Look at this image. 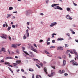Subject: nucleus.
Returning a JSON list of instances; mask_svg holds the SVG:
<instances>
[{
  "mask_svg": "<svg viewBox=\"0 0 78 78\" xmlns=\"http://www.w3.org/2000/svg\"><path fill=\"white\" fill-rule=\"evenodd\" d=\"M58 41H62V40H64V39L62 38H59L58 39Z\"/></svg>",
  "mask_w": 78,
  "mask_h": 78,
  "instance_id": "obj_15",
  "label": "nucleus"
},
{
  "mask_svg": "<svg viewBox=\"0 0 78 78\" xmlns=\"http://www.w3.org/2000/svg\"><path fill=\"white\" fill-rule=\"evenodd\" d=\"M22 78H26V77L24 76H22Z\"/></svg>",
  "mask_w": 78,
  "mask_h": 78,
  "instance_id": "obj_64",
  "label": "nucleus"
},
{
  "mask_svg": "<svg viewBox=\"0 0 78 78\" xmlns=\"http://www.w3.org/2000/svg\"><path fill=\"white\" fill-rule=\"evenodd\" d=\"M13 13H16V14H17V12H13Z\"/></svg>",
  "mask_w": 78,
  "mask_h": 78,
  "instance_id": "obj_61",
  "label": "nucleus"
},
{
  "mask_svg": "<svg viewBox=\"0 0 78 78\" xmlns=\"http://www.w3.org/2000/svg\"><path fill=\"white\" fill-rule=\"evenodd\" d=\"M4 64H5V65H10V64H11V63L8 62H5L4 63Z\"/></svg>",
  "mask_w": 78,
  "mask_h": 78,
  "instance_id": "obj_12",
  "label": "nucleus"
},
{
  "mask_svg": "<svg viewBox=\"0 0 78 78\" xmlns=\"http://www.w3.org/2000/svg\"><path fill=\"white\" fill-rule=\"evenodd\" d=\"M47 68L46 67H44V71L47 74Z\"/></svg>",
  "mask_w": 78,
  "mask_h": 78,
  "instance_id": "obj_16",
  "label": "nucleus"
},
{
  "mask_svg": "<svg viewBox=\"0 0 78 78\" xmlns=\"http://www.w3.org/2000/svg\"><path fill=\"white\" fill-rule=\"evenodd\" d=\"M29 71L30 72H33L34 70L33 69L30 68L29 69Z\"/></svg>",
  "mask_w": 78,
  "mask_h": 78,
  "instance_id": "obj_17",
  "label": "nucleus"
},
{
  "mask_svg": "<svg viewBox=\"0 0 78 78\" xmlns=\"http://www.w3.org/2000/svg\"><path fill=\"white\" fill-rule=\"evenodd\" d=\"M29 53L30 54V55H32L33 54V52H31L30 51H29Z\"/></svg>",
  "mask_w": 78,
  "mask_h": 78,
  "instance_id": "obj_41",
  "label": "nucleus"
},
{
  "mask_svg": "<svg viewBox=\"0 0 78 78\" xmlns=\"http://www.w3.org/2000/svg\"><path fill=\"white\" fill-rule=\"evenodd\" d=\"M1 62H4V60H2L1 61Z\"/></svg>",
  "mask_w": 78,
  "mask_h": 78,
  "instance_id": "obj_45",
  "label": "nucleus"
},
{
  "mask_svg": "<svg viewBox=\"0 0 78 78\" xmlns=\"http://www.w3.org/2000/svg\"><path fill=\"white\" fill-rule=\"evenodd\" d=\"M36 78H39V75H37V76H36Z\"/></svg>",
  "mask_w": 78,
  "mask_h": 78,
  "instance_id": "obj_59",
  "label": "nucleus"
},
{
  "mask_svg": "<svg viewBox=\"0 0 78 78\" xmlns=\"http://www.w3.org/2000/svg\"><path fill=\"white\" fill-rule=\"evenodd\" d=\"M55 35H56V34L54 33L52 34V36H55Z\"/></svg>",
  "mask_w": 78,
  "mask_h": 78,
  "instance_id": "obj_56",
  "label": "nucleus"
},
{
  "mask_svg": "<svg viewBox=\"0 0 78 78\" xmlns=\"http://www.w3.org/2000/svg\"><path fill=\"white\" fill-rule=\"evenodd\" d=\"M57 24V23L56 22L52 23L51 24V25H50V27H54L55 25H56Z\"/></svg>",
  "mask_w": 78,
  "mask_h": 78,
  "instance_id": "obj_1",
  "label": "nucleus"
},
{
  "mask_svg": "<svg viewBox=\"0 0 78 78\" xmlns=\"http://www.w3.org/2000/svg\"><path fill=\"white\" fill-rule=\"evenodd\" d=\"M13 9V8L12 7H9V10H12Z\"/></svg>",
  "mask_w": 78,
  "mask_h": 78,
  "instance_id": "obj_21",
  "label": "nucleus"
},
{
  "mask_svg": "<svg viewBox=\"0 0 78 78\" xmlns=\"http://www.w3.org/2000/svg\"><path fill=\"white\" fill-rule=\"evenodd\" d=\"M54 9H59L60 10H62L63 9L62 8H61V7L58 6H57L56 7H54Z\"/></svg>",
  "mask_w": 78,
  "mask_h": 78,
  "instance_id": "obj_2",
  "label": "nucleus"
},
{
  "mask_svg": "<svg viewBox=\"0 0 78 78\" xmlns=\"http://www.w3.org/2000/svg\"><path fill=\"white\" fill-rule=\"evenodd\" d=\"M25 34H25L23 36V39H26L27 38V37H26V35H25Z\"/></svg>",
  "mask_w": 78,
  "mask_h": 78,
  "instance_id": "obj_22",
  "label": "nucleus"
},
{
  "mask_svg": "<svg viewBox=\"0 0 78 78\" xmlns=\"http://www.w3.org/2000/svg\"><path fill=\"white\" fill-rule=\"evenodd\" d=\"M65 47H69V44H65Z\"/></svg>",
  "mask_w": 78,
  "mask_h": 78,
  "instance_id": "obj_26",
  "label": "nucleus"
},
{
  "mask_svg": "<svg viewBox=\"0 0 78 78\" xmlns=\"http://www.w3.org/2000/svg\"><path fill=\"white\" fill-rule=\"evenodd\" d=\"M55 73L54 72H51V75H48V76L49 77H52V76H53V75H55Z\"/></svg>",
  "mask_w": 78,
  "mask_h": 78,
  "instance_id": "obj_3",
  "label": "nucleus"
},
{
  "mask_svg": "<svg viewBox=\"0 0 78 78\" xmlns=\"http://www.w3.org/2000/svg\"><path fill=\"white\" fill-rule=\"evenodd\" d=\"M9 39L10 40V41H11V38L10 36L9 37Z\"/></svg>",
  "mask_w": 78,
  "mask_h": 78,
  "instance_id": "obj_47",
  "label": "nucleus"
},
{
  "mask_svg": "<svg viewBox=\"0 0 78 78\" xmlns=\"http://www.w3.org/2000/svg\"><path fill=\"white\" fill-rule=\"evenodd\" d=\"M1 37H2V38L3 39H6V37H5L2 36H1Z\"/></svg>",
  "mask_w": 78,
  "mask_h": 78,
  "instance_id": "obj_20",
  "label": "nucleus"
},
{
  "mask_svg": "<svg viewBox=\"0 0 78 78\" xmlns=\"http://www.w3.org/2000/svg\"><path fill=\"white\" fill-rule=\"evenodd\" d=\"M69 51V52H70V53H71L72 54H73V52L72 51Z\"/></svg>",
  "mask_w": 78,
  "mask_h": 78,
  "instance_id": "obj_24",
  "label": "nucleus"
},
{
  "mask_svg": "<svg viewBox=\"0 0 78 78\" xmlns=\"http://www.w3.org/2000/svg\"><path fill=\"white\" fill-rule=\"evenodd\" d=\"M72 64H73V66H76L78 65V63H77L76 62H73L72 63Z\"/></svg>",
  "mask_w": 78,
  "mask_h": 78,
  "instance_id": "obj_6",
  "label": "nucleus"
},
{
  "mask_svg": "<svg viewBox=\"0 0 78 78\" xmlns=\"http://www.w3.org/2000/svg\"><path fill=\"white\" fill-rule=\"evenodd\" d=\"M27 25H30V22H27Z\"/></svg>",
  "mask_w": 78,
  "mask_h": 78,
  "instance_id": "obj_57",
  "label": "nucleus"
},
{
  "mask_svg": "<svg viewBox=\"0 0 78 78\" xmlns=\"http://www.w3.org/2000/svg\"><path fill=\"white\" fill-rule=\"evenodd\" d=\"M28 29H27L26 30V33H28L29 32H28Z\"/></svg>",
  "mask_w": 78,
  "mask_h": 78,
  "instance_id": "obj_39",
  "label": "nucleus"
},
{
  "mask_svg": "<svg viewBox=\"0 0 78 78\" xmlns=\"http://www.w3.org/2000/svg\"><path fill=\"white\" fill-rule=\"evenodd\" d=\"M64 48L62 47H58L57 50H63Z\"/></svg>",
  "mask_w": 78,
  "mask_h": 78,
  "instance_id": "obj_5",
  "label": "nucleus"
},
{
  "mask_svg": "<svg viewBox=\"0 0 78 78\" xmlns=\"http://www.w3.org/2000/svg\"><path fill=\"white\" fill-rule=\"evenodd\" d=\"M21 71H22V72H24L25 71L24 70H23V69H22Z\"/></svg>",
  "mask_w": 78,
  "mask_h": 78,
  "instance_id": "obj_53",
  "label": "nucleus"
},
{
  "mask_svg": "<svg viewBox=\"0 0 78 78\" xmlns=\"http://www.w3.org/2000/svg\"><path fill=\"white\" fill-rule=\"evenodd\" d=\"M23 51L24 53H25V54H26L27 55H30V54H28V52L25 51L23 50Z\"/></svg>",
  "mask_w": 78,
  "mask_h": 78,
  "instance_id": "obj_14",
  "label": "nucleus"
},
{
  "mask_svg": "<svg viewBox=\"0 0 78 78\" xmlns=\"http://www.w3.org/2000/svg\"><path fill=\"white\" fill-rule=\"evenodd\" d=\"M73 5H74V6H76L77 5V4L74 3V2H73Z\"/></svg>",
  "mask_w": 78,
  "mask_h": 78,
  "instance_id": "obj_38",
  "label": "nucleus"
},
{
  "mask_svg": "<svg viewBox=\"0 0 78 78\" xmlns=\"http://www.w3.org/2000/svg\"><path fill=\"white\" fill-rule=\"evenodd\" d=\"M62 58H64V59L66 58V55H63L62 56Z\"/></svg>",
  "mask_w": 78,
  "mask_h": 78,
  "instance_id": "obj_31",
  "label": "nucleus"
},
{
  "mask_svg": "<svg viewBox=\"0 0 78 78\" xmlns=\"http://www.w3.org/2000/svg\"><path fill=\"white\" fill-rule=\"evenodd\" d=\"M52 43H55V40H52Z\"/></svg>",
  "mask_w": 78,
  "mask_h": 78,
  "instance_id": "obj_36",
  "label": "nucleus"
},
{
  "mask_svg": "<svg viewBox=\"0 0 78 78\" xmlns=\"http://www.w3.org/2000/svg\"><path fill=\"white\" fill-rule=\"evenodd\" d=\"M22 50H25V48H23V47H22Z\"/></svg>",
  "mask_w": 78,
  "mask_h": 78,
  "instance_id": "obj_63",
  "label": "nucleus"
},
{
  "mask_svg": "<svg viewBox=\"0 0 78 78\" xmlns=\"http://www.w3.org/2000/svg\"><path fill=\"white\" fill-rule=\"evenodd\" d=\"M67 11H70V9L69 8H67Z\"/></svg>",
  "mask_w": 78,
  "mask_h": 78,
  "instance_id": "obj_23",
  "label": "nucleus"
},
{
  "mask_svg": "<svg viewBox=\"0 0 78 78\" xmlns=\"http://www.w3.org/2000/svg\"><path fill=\"white\" fill-rule=\"evenodd\" d=\"M11 28V27H8V31L9 30H10Z\"/></svg>",
  "mask_w": 78,
  "mask_h": 78,
  "instance_id": "obj_28",
  "label": "nucleus"
},
{
  "mask_svg": "<svg viewBox=\"0 0 78 78\" xmlns=\"http://www.w3.org/2000/svg\"><path fill=\"white\" fill-rule=\"evenodd\" d=\"M52 68H53L54 69H55V66H51Z\"/></svg>",
  "mask_w": 78,
  "mask_h": 78,
  "instance_id": "obj_42",
  "label": "nucleus"
},
{
  "mask_svg": "<svg viewBox=\"0 0 78 78\" xmlns=\"http://www.w3.org/2000/svg\"><path fill=\"white\" fill-rule=\"evenodd\" d=\"M31 14V11L30 10H28L27 11V16H28V15H30Z\"/></svg>",
  "mask_w": 78,
  "mask_h": 78,
  "instance_id": "obj_7",
  "label": "nucleus"
},
{
  "mask_svg": "<svg viewBox=\"0 0 78 78\" xmlns=\"http://www.w3.org/2000/svg\"><path fill=\"white\" fill-rule=\"evenodd\" d=\"M73 51L74 53H76V51L75 49H73Z\"/></svg>",
  "mask_w": 78,
  "mask_h": 78,
  "instance_id": "obj_48",
  "label": "nucleus"
},
{
  "mask_svg": "<svg viewBox=\"0 0 78 78\" xmlns=\"http://www.w3.org/2000/svg\"><path fill=\"white\" fill-rule=\"evenodd\" d=\"M55 48V46H51L50 47V48Z\"/></svg>",
  "mask_w": 78,
  "mask_h": 78,
  "instance_id": "obj_46",
  "label": "nucleus"
},
{
  "mask_svg": "<svg viewBox=\"0 0 78 78\" xmlns=\"http://www.w3.org/2000/svg\"><path fill=\"white\" fill-rule=\"evenodd\" d=\"M76 57L77 59H78V55L76 54Z\"/></svg>",
  "mask_w": 78,
  "mask_h": 78,
  "instance_id": "obj_29",
  "label": "nucleus"
},
{
  "mask_svg": "<svg viewBox=\"0 0 78 78\" xmlns=\"http://www.w3.org/2000/svg\"><path fill=\"white\" fill-rule=\"evenodd\" d=\"M64 75H65V76H67V75H68V74L67 73H65Z\"/></svg>",
  "mask_w": 78,
  "mask_h": 78,
  "instance_id": "obj_44",
  "label": "nucleus"
},
{
  "mask_svg": "<svg viewBox=\"0 0 78 78\" xmlns=\"http://www.w3.org/2000/svg\"><path fill=\"white\" fill-rule=\"evenodd\" d=\"M33 60H34V61H38V60L36 59H33Z\"/></svg>",
  "mask_w": 78,
  "mask_h": 78,
  "instance_id": "obj_34",
  "label": "nucleus"
},
{
  "mask_svg": "<svg viewBox=\"0 0 78 78\" xmlns=\"http://www.w3.org/2000/svg\"><path fill=\"white\" fill-rule=\"evenodd\" d=\"M3 27H6V24H3Z\"/></svg>",
  "mask_w": 78,
  "mask_h": 78,
  "instance_id": "obj_60",
  "label": "nucleus"
},
{
  "mask_svg": "<svg viewBox=\"0 0 78 78\" xmlns=\"http://www.w3.org/2000/svg\"><path fill=\"white\" fill-rule=\"evenodd\" d=\"M66 18L67 19H69V20H72L73 19L72 17L69 16V15H67L66 16Z\"/></svg>",
  "mask_w": 78,
  "mask_h": 78,
  "instance_id": "obj_4",
  "label": "nucleus"
},
{
  "mask_svg": "<svg viewBox=\"0 0 78 78\" xmlns=\"http://www.w3.org/2000/svg\"><path fill=\"white\" fill-rule=\"evenodd\" d=\"M75 41L76 42H77L78 43V40H76Z\"/></svg>",
  "mask_w": 78,
  "mask_h": 78,
  "instance_id": "obj_62",
  "label": "nucleus"
},
{
  "mask_svg": "<svg viewBox=\"0 0 78 78\" xmlns=\"http://www.w3.org/2000/svg\"><path fill=\"white\" fill-rule=\"evenodd\" d=\"M16 52L17 53H18V54H19L20 53L19 51H16Z\"/></svg>",
  "mask_w": 78,
  "mask_h": 78,
  "instance_id": "obj_55",
  "label": "nucleus"
},
{
  "mask_svg": "<svg viewBox=\"0 0 78 78\" xmlns=\"http://www.w3.org/2000/svg\"><path fill=\"white\" fill-rule=\"evenodd\" d=\"M12 28H15L16 27V26L14 25H12Z\"/></svg>",
  "mask_w": 78,
  "mask_h": 78,
  "instance_id": "obj_43",
  "label": "nucleus"
},
{
  "mask_svg": "<svg viewBox=\"0 0 78 78\" xmlns=\"http://www.w3.org/2000/svg\"><path fill=\"white\" fill-rule=\"evenodd\" d=\"M8 52H9V54H10V51H9V49H8Z\"/></svg>",
  "mask_w": 78,
  "mask_h": 78,
  "instance_id": "obj_58",
  "label": "nucleus"
},
{
  "mask_svg": "<svg viewBox=\"0 0 78 78\" xmlns=\"http://www.w3.org/2000/svg\"><path fill=\"white\" fill-rule=\"evenodd\" d=\"M15 58L16 59H18V57L17 56H15Z\"/></svg>",
  "mask_w": 78,
  "mask_h": 78,
  "instance_id": "obj_50",
  "label": "nucleus"
},
{
  "mask_svg": "<svg viewBox=\"0 0 78 78\" xmlns=\"http://www.w3.org/2000/svg\"><path fill=\"white\" fill-rule=\"evenodd\" d=\"M34 47H36V48H37V46L36 45V44H34Z\"/></svg>",
  "mask_w": 78,
  "mask_h": 78,
  "instance_id": "obj_35",
  "label": "nucleus"
},
{
  "mask_svg": "<svg viewBox=\"0 0 78 78\" xmlns=\"http://www.w3.org/2000/svg\"><path fill=\"white\" fill-rule=\"evenodd\" d=\"M40 42H43V40H40Z\"/></svg>",
  "mask_w": 78,
  "mask_h": 78,
  "instance_id": "obj_51",
  "label": "nucleus"
},
{
  "mask_svg": "<svg viewBox=\"0 0 78 78\" xmlns=\"http://www.w3.org/2000/svg\"><path fill=\"white\" fill-rule=\"evenodd\" d=\"M45 53H46V54H48V55H49V54H50V53H49V52H48V51H45Z\"/></svg>",
  "mask_w": 78,
  "mask_h": 78,
  "instance_id": "obj_25",
  "label": "nucleus"
},
{
  "mask_svg": "<svg viewBox=\"0 0 78 78\" xmlns=\"http://www.w3.org/2000/svg\"><path fill=\"white\" fill-rule=\"evenodd\" d=\"M2 36H4V37H7V35H6L5 34H2Z\"/></svg>",
  "mask_w": 78,
  "mask_h": 78,
  "instance_id": "obj_18",
  "label": "nucleus"
},
{
  "mask_svg": "<svg viewBox=\"0 0 78 78\" xmlns=\"http://www.w3.org/2000/svg\"><path fill=\"white\" fill-rule=\"evenodd\" d=\"M5 23L6 24V27H8V24L6 23V22H5Z\"/></svg>",
  "mask_w": 78,
  "mask_h": 78,
  "instance_id": "obj_54",
  "label": "nucleus"
},
{
  "mask_svg": "<svg viewBox=\"0 0 78 78\" xmlns=\"http://www.w3.org/2000/svg\"><path fill=\"white\" fill-rule=\"evenodd\" d=\"M17 44H12V47H13V48H15L16 47H17Z\"/></svg>",
  "mask_w": 78,
  "mask_h": 78,
  "instance_id": "obj_8",
  "label": "nucleus"
},
{
  "mask_svg": "<svg viewBox=\"0 0 78 78\" xmlns=\"http://www.w3.org/2000/svg\"><path fill=\"white\" fill-rule=\"evenodd\" d=\"M66 60H63V65L64 66L65 65H66Z\"/></svg>",
  "mask_w": 78,
  "mask_h": 78,
  "instance_id": "obj_19",
  "label": "nucleus"
},
{
  "mask_svg": "<svg viewBox=\"0 0 78 78\" xmlns=\"http://www.w3.org/2000/svg\"><path fill=\"white\" fill-rule=\"evenodd\" d=\"M66 34L67 36H68L69 37H70V34H69V33Z\"/></svg>",
  "mask_w": 78,
  "mask_h": 78,
  "instance_id": "obj_30",
  "label": "nucleus"
},
{
  "mask_svg": "<svg viewBox=\"0 0 78 78\" xmlns=\"http://www.w3.org/2000/svg\"><path fill=\"white\" fill-rule=\"evenodd\" d=\"M36 66H37V67H38L39 68V69H40L41 68V67L40 66H39L37 64H36Z\"/></svg>",
  "mask_w": 78,
  "mask_h": 78,
  "instance_id": "obj_32",
  "label": "nucleus"
},
{
  "mask_svg": "<svg viewBox=\"0 0 78 78\" xmlns=\"http://www.w3.org/2000/svg\"><path fill=\"white\" fill-rule=\"evenodd\" d=\"M59 4H53L51 5L52 7H54L55 6H57V5H59Z\"/></svg>",
  "mask_w": 78,
  "mask_h": 78,
  "instance_id": "obj_10",
  "label": "nucleus"
},
{
  "mask_svg": "<svg viewBox=\"0 0 78 78\" xmlns=\"http://www.w3.org/2000/svg\"><path fill=\"white\" fill-rule=\"evenodd\" d=\"M27 37H29V36H30V34H29V33H27Z\"/></svg>",
  "mask_w": 78,
  "mask_h": 78,
  "instance_id": "obj_27",
  "label": "nucleus"
},
{
  "mask_svg": "<svg viewBox=\"0 0 78 78\" xmlns=\"http://www.w3.org/2000/svg\"><path fill=\"white\" fill-rule=\"evenodd\" d=\"M7 16H8V17H11V14H7Z\"/></svg>",
  "mask_w": 78,
  "mask_h": 78,
  "instance_id": "obj_40",
  "label": "nucleus"
},
{
  "mask_svg": "<svg viewBox=\"0 0 78 78\" xmlns=\"http://www.w3.org/2000/svg\"><path fill=\"white\" fill-rule=\"evenodd\" d=\"M13 59V58H12V57H7L6 58H5V59Z\"/></svg>",
  "mask_w": 78,
  "mask_h": 78,
  "instance_id": "obj_9",
  "label": "nucleus"
},
{
  "mask_svg": "<svg viewBox=\"0 0 78 78\" xmlns=\"http://www.w3.org/2000/svg\"><path fill=\"white\" fill-rule=\"evenodd\" d=\"M59 73H64V72H65V71H64V70H62V71H61V70H60L59 71Z\"/></svg>",
  "mask_w": 78,
  "mask_h": 78,
  "instance_id": "obj_11",
  "label": "nucleus"
},
{
  "mask_svg": "<svg viewBox=\"0 0 78 78\" xmlns=\"http://www.w3.org/2000/svg\"><path fill=\"white\" fill-rule=\"evenodd\" d=\"M50 38H48V39L47 40V42H48V41H50Z\"/></svg>",
  "mask_w": 78,
  "mask_h": 78,
  "instance_id": "obj_37",
  "label": "nucleus"
},
{
  "mask_svg": "<svg viewBox=\"0 0 78 78\" xmlns=\"http://www.w3.org/2000/svg\"><path fill=\"white\" fill-rule=\"evenodd\" d=\"M16 63H18V64H19L21 62V60H17L16 61Z\"/></svg>",
  "mask_w": 78,
  "mask_h": 78,
  "instance_id": "obj_13",
  "label": "nucleus"
},
{
  "mask_svg": "<svg viewBox=\"0 0 78 78\" xmlns=\"http://www.w3.org/2000/svg\"><path fill=\"white\" fill-rule=\"evenodd\" d=\"M2 51H4V50H5V48H2Z\"/></svg>",
  "mask_w": 78,
  "mask_h": 78,
  "instance_id": "obj_33",
  "label": "nucleus"
},
{
  "mask_svg": "<svg viewBox=\"0 0 78 78\" xmlns=\"http://www.w3.org/2000/svg\"><path fill=\"white\" fill-rule=\"evenodd\" d=\"M50 42H47V45H50Z\"/></svg>",
  "mask_w": 78,
  "mask_h": 78,
  "instance_id": "obj_52",
  "label": "nucleus"
},
{
  "mask_svg": "<svg viewBox=\"0 0 78 78\" xmlns=\"http://www.w3.org/2000/svg\"><path fill=\"white\" fill-rule=\"evenodd\" d=\"M34 51L35 52H37V50H36L35 49H34V50L33 51Z\"/></svg>",
  "mask_w": 78,
  "mask_h": 78,
  "instance_id": "obj_49",
  "label": "nucleus"
}]
</instances>
